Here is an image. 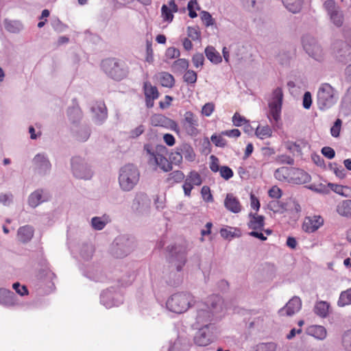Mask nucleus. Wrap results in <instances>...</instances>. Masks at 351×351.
Here are the masks:
<instances>
[{
    "mask_svg": "<svg viewBox=\"0 0 351 351\" xmlns=\"http://www.w3.org/2000/svg\"><path fill=\"white\" fill-rule=\"evenodd\" d=\"M144 150L147 153V162L149 165L160 168L165 172H169L172 170V162L179 165L182 162V154L180 148H177L170 155L171 162L166 158L167 149L165 146L158 145L155 148L149 144L144 145Z\"/></svg>",
    "mask_w": 351,
    "mask_h": 351,
    "instance_id": "nucleus-1",
    "label": "nucleus"
},
{
    "mask_svg": "<svg viewBox=\"0 0 351 351\" xmlns=\"http://www.w3.org/2000/svg\"><path fill=\"white\" fill-rule=\"evenodd\" d=\"M222 299L217 295L209 296L206 302L200 303L197 309L195 324L197 327H208L218 312L222 309Z\"/></svg>",
    "mask_w": 351,
    "mask_h": 351,
    "instance_id": "nucleus-2",
    "label": "nucleus"
},
{
    "mask_svg": "<svg viewBox=\"0 0 351 351\" xmlns=\"http://www.w3.org/2000/svg\"><path fill=\"white\" fill-rule=\"evenodd\" d=\"M101 69L112 79L120 81L128 76L129 69L123 60L108 58L101 62Z\"/></svg>",
    "mask_w": 351,
    "mask_h": 351,
    "instance_id": "nucleus-3",
    "label": "nucleus"
},
{
    "mask_svg": "<svg viewBox=\"0 0 351 351\" xmlns=\"http://www.w3.org/2000/svg\"><path fill=\"white\" fill-rule=\"evenodd\" d=\"M195 303V297L189 293L173 294L167 301V308L175 313H183Z\"/></svg>",
    "mask_w": 351,
    "mask_h": 351,
    "instance_id": "nucleus-4",
    "label": "nucleus"
},
{
    "mask_svg": "<svg viewBox=\"0 0 351 351\" xmlns=\"http://www.w3.org/2000/svg\"><path fill=\"white\" fill-rule=\"evenodd\" d=\"M140 179L138 168L132 164H128L121 168L119 183L122 190L130 191L137 184Z\"/></svg>",
    "mask_w": 351,
    "mask_h": 351,
    "instance_id": "nucleus-5",
    "label": "nucleus"
},
{
    "mask_svg": "<svg viewBox=\"0 0 351 351\" xmlns=\"http://www.w3.org/2000/svg\"><path fill=\"white\" fill-rule=\"evenodd\" d=\"M337 99L335 90L328 84H322L317 91V102L319 108L324 110L333 106Z\"/></svg>",
    "mask_w": 351,
    "mask_h": 351,
    "instance_id": "nucleus-6",
    "label": "nucleus"
},
{
    "mask_svg": "<svg viewBox=\"0 0 351 351\" xmlns=\"http://www.w3.org/2000/svg\"><path fill=\"white\" fill-rule=\"evenodd\" d=\"M282 99V90L281 88L278 87L272 93L271 99L269 102V110L268 114V118L270 120L272 119L276 123L280 119Z\"/></svg>",
    "mask_w": 351,
    "mask_h": 351,
    "instance_id": "nucleus-7",
    "label": "nucleus"
},
{
    "mask_svg": "<svg viewBox=\"0 0 351 351\" xmlns=\"http://www.w3.org/2000/svg\"><path fill=\"white\" fill-rule=\"evenodd\" d=\"M72 169L74 176L77 178L88 180L92 177L91 170L80 157L72 159Z\"/></svg>",
    "mask_w": 351,
    "mask_h": 351,
    "instance_id": "nucleus-8",
    "label": "nucleus"
},
{
    "mask_svg": "<svg viewBox=\"0 0 351 351\" xmlns=\"http://www.w3.org/2000/svg\"><path fill=\"white\" fill-rule=\"evenodd\" d=\"M324 223V219L321 215H311L304 217L302 228L306 233L316 232Z\"/></svg>",
    "mask_w": 351,
    "mask_h": 351,
    "instance_id": "nucleus-9",
    "label": "nucleus"
},
{
    "mask_svg": "<svg viewBox=\"0 0 351 351\" xmlns=\"http://www.w3.org/2000/svg\"><path fill=\"white\" fill-rule=\"evenodd\" d=\"M304 49L309 56L319 60L322 57V50L315 40L310 37H304L302 39Z\"/></svg>",
    "mask_w": 351,
    "mask_h": 351,
    "instance_id": "nucleus-10",
    "label": "nucleus"
},
{
    "mask_svg": "<svg viewBox=\"0 0 351 351\" xmlns=\"http://www.w3.org/2000/svg\"><path fill=\"white\" fill-rule=\"evenodd\" d=\"M152 125L156 127H162L178 132L177 123L162 114H154L151 118Z\"/></svg>",
    "mask_w": 351,
    "mask_h": 351,
    "instance_id": "nucleus-11",
    "label": "nucleus"
},
{
    "mask_svg": "<svg viewBox=\"0 0 351 351\" xmlns=\"http://www.w3.org/2000/svg\"><path fill=\"white\" fill-rule=\"evenodd\" d=\"M182 123H183L184 128L189 134L193 136L197 134L198 119L194 113L191 111L186 112Z\"/></svg>",
    "mask_w": 351,
    "mask_h": 351,
    "instance_id": "nucleus-12",
    "label": "nucleus"
},
{
    "mask_svg": "<svg viewBox=\"0 0 351 351\" xmlns=\"http://www.w3.org/2000/svg\"><path fill=\"white\" fill-rule=\"evenodd\" d=\"M143 92L145 98L146 106L151 108L154 106V100L159 97V93L156 86H153L149 81L143 83Z\"/></svg>",
    "mask_w": 351,
    "mask_h": 351,
    "instance_id": "nucleus-13",
    "label": "nucleus"
},
{
    "mask_svg": "<svg viewBox=\"0 0 351 351\" xmlns=\"http://www.w3.org/2000/svg\"><path fill=\"white\" fill-rule=\"evenodd\" d=\"M171 252L172 253V263L176 265L177 270L180 271L185 265L186 259V250L184 247H172Z\"/></svg>",
    "mask_w": 351,
    "mask_h": 351,
    "instance_id": "nucleus-14",
    "label": "nucleus"
},
{
    "mask_svg": "<svg viewBox=\"0 0 351 351\" xmlns=\"http://www.w3.org/2000/svg\"><path fill=\"white\" fill-rule=\"evenodd\" d=\"M302 307V301L299 297H293L279 311V314L281 316L287 315L291 316L295 313L298 312Z\"/></svg>",
    "mask_w": 351,
    "mask_h": 351,
    "instance_id": "nucleus-15",
    "label": "nucleus"
},
{
    "mask_svg": "<svg viewBox=\"0 0 351 351\" xmlns=\"http://www.w3.org/2000/svg\"><path fill=\"white\" fill-rule=\"evenodd\" d=\"M194 337V342L198 346H206L212 342L208 327H199Z\"/></svg>",
    "mask_w": 351,
    "mask_h": 351,
    "instance_id": "nucleus-16",
    "label": "nucleus"
},
{
    "mask_svg": "<svg viewBox=\"0 0 351 351\" xmlns=\"http://www.w3.org/2000/svg\"><path fill=\"white\" fill-rule=\"evenodd\" d=\"M224 206L228 210L233 213H239L242 209V206L239 199L232 193H228L226 195L224 200Z\"/></svg>",
    "mask_w": 351,
    "mask_h": 351,
    "instance_id": "nucleus-17",
    "label": "nucleus"
},
{
    "mask_svg": "<svg viewBox=\"0 0 351 351\" xmlns=\"http://www.w3.org/2000/svg\"><path fill=\"white\" fill-rule=\"evenodd\" d=\"M35 168L40 173H46L51 169V163L49 160L43 155L38 154L33 160Z\"/></svg>",
    "mask_w": 351,
    "mask_h": 351,
    "instance_id": "nucleus-18",
    "label": "nucleus"
},
{
    "mask_svg": "<svg viewBox=\"0 0 351 351\" xmlns=\"http://www.w3.org/2000/svg\"><path fill=\"white\" fill-rule=\"evenodd\" d=\"M250 220L247 223L249 229L253 231L259 230L263 231L265 226V217L262 215H258L256 214H249Z\"/></svg>",
    "mask_w": 351,
    "mask_h": 351,
    "instance_id": "nucleus-19",
    "label": "nucleus"
},
{
    "mask_svg": "<svg viewBox=\"0 0 351 351\" xmlns=\"http://www.w3.org/2000/svg\"><path fill=\"white\" fill-rule=\"evenodd\" d=\"M0 304L12 306L16 304V300L14 293L10 290L0 289Z\"/></svg>",
    "mask_w": 351,
    "mask_h": 351,
    "instance_id": "nucleus-20",
    "label": "nucleus"
},
{
    "mask_svg": "<svg viewBox=\"0 0 351 351\" xmlns=\"http://www.w3.org/2000/svg\"><path fill=\"white\" fill-rule=\"evenodd\" d=\"M34 232L33 227L26 225L19 228L17 238L22 243H27L32 239Z\"/></svg>",
    "mask_w": 351,
    "mask_h": 351,
    "instance_id": "nucleus-21",
    "label": "nucleus"
},
{
    "mask_svg": "<svg viewBox=\"0 0 351 351\" xmlns=\"http://www.w3.org/2000/svg\"><path fill=\"white\" fill-rule=\"evenodd\" d=\"M336 212L342 217H351V199L339 202L336 206Z\"/></svg>",
    "mask_w": 351,
    "mask_h": 351,
    "instance_id": "nucleus-22",
    "label": "nucleus"
},
{
    "mask_svg": "<svg viewBox=\"0 0 351 351\" xmlns=\"http://www.w3.org/2000/svg\"><path fill=\"white\" fill-rule=\"evenodd\" d=\"M158 80L162 86L172 88L175 84L173 76L167 72H161L158 74Z\"/></svg>",
    "mask_w": 351,
    "mask_h": 351,
    "instance_id": "nucleus-23",
    "label": "nucleus"
},
{
    "mask_svg": "<svg viewBox=\"0 0 351 351\" xmlns=\"http://www.w3.org/2000/svg\"><path fill=\"white\" fill-rule=\"evenodd\" d=\"M185 176L182 171L176 170L168 174L166 182L170 185L180 183L184 180Z\"/></svg>",
    "mask_w": 351,
    "mask_h": 351,
    "instance_id": "nucleus-24",
    "label": "nucleus"
},
{
    "mask_svg": "<svg viewBox=\"0 0 351 351\" xmlns=\"http://www.w3.org/2000/svg\"><path fill=\"white\" fill-rule=\"evenodd\" d=\"M285 7L291 12H298L302 5L303 0H282Z\"/></svg>",
    "mask_w": 351,
    "mask_h": 351,
    "instance_id": "nucleus-25",
    "label": "nucleus"
},
{
    "mask_svg": "<svg viewBox=\"0 0 351 351\" xmlns=\"http://www.w3.org/2000/svg\"><path fill=\"white\" fill-rule=\"evenodd\" d=\"M330 305L328 302L320 301L317 302L314 308L315 313L322 317H326L328 314Z\"/></svg>",
    "mask_w": 351,
    "mask_h": 351,
    "instance_id": "nucleus-26",
    "label": "nucleus"
},
{
    "mask_svg": "<svg viewBox=\"0 0 351 351\" xmlns=\"http://www.w3.org/2000/svg\"><path fill=\"white\" fill-rule=\"evenodd\" d=\"M207 58L212 62L217 64L221 62L220 54L213 47H207L205 49Z\"/></svg>",
    "mask_w": 351,
    "mask_h": 351,
    "instance_id": "nucleus-27",
    "label": "nucleus"
},
{
    "mask_svg": "<svg viewBox=\"0 0 351 351\" xmlns=\"http://www.w3.org/2000/svg\"><path fill=\"white\" fill-rule=\"evenodd\" d=\"M311 335L315 338L323 340L326 337L327 332L326 328L322 326H314L310 328Z\"/></svg>",
    "mask_w": 351,
    "mask_h": 351,
    "instance_id": "nucleus-28",
    "label": "nucleus"
},
{
    "mask_svg": "<svg viewBox=\"0 0 351 351\" xmlns=\"http://www.w3.org/2000/svg\"><path fill=\"white\" fill-rule=\"evenodd\" d=\"M255 134L261 139L269 138L272 135V130L269 125L258 126Z\"/></svg>",
    "mask_w": 351,
    "mask_h": 351,
    "instance_id": "nucleus-29",
    "label": "nucleus"
},
{
    "mask_svg": "<svg viewBox=\"0 0 351 351\" xmlns=\"http://www.w3.org/2000/svg\"><path fill=\"white\" fill-rule=\"evenodd\" d=\"M304 145L305 143L302 141H297L295 142L287 141L285 144L286 148L293 154H301L302 148Z\"/></svg>",
    "mask_w": 351,
    "mask_h": 351,
    "instance_id": "nucleus-30",
    "label": "nucleus"
},
{
    "mask_svg": "<svg viewBox=\"0 0 351 351\" xmlns=\"http://www.w3.org/2000/svg\"><path fill=\"white\" fill-rule=\"evenodd\" d=\"M290 175V169L287 167H282L277 169L274 172L275 178L280 181L287 180Z\"/></svg>",
    "mask_w": 351,
    "mask_h": 351,
    "instance_id": "nucleus-31",
    "label": "nucleus"
},
{
    "mask_svg": "<svg viewBox=\"0 0 351 351\" xmlns=\"http://www.w3.org/2000/svg\"><path fill=\"white\" fill-rule=\"evenodd\" d=\"M42 191L37 190L32 193L29 197V204L35 208L42 202Z\"/></svg>",
    "mask_w": 351,
    "mask_h": 351,
    "instance_id": "nucleus-32",
    "label": "nucleus"
},
{
    "mask_svg": "<svg viewBox=\"0 0 351 351\" xmlns=\"http://www.w3.org/2000/svg\"><path fill=\"white\" fill-rule=\"evenodd\" d=\"M182 157L189 161H193L195 158V154L193 149L189 145H184L180 147Z\"/></svg>",
    "mask_w": 351,
    "mask_h": 351,
    "instance_id": "nucleus-33",
    "label": "nucleus"
},
{
    "mask_svg": "<svg viewBox=\"0 0 351 351\" xmlns=\"http://www.w3.org/2000/svg\"><path fill=\"white\" fill-rule=\"evenodd\" d=\"M349 304H351V288L345 291H342L338 300V305L340 306Z\"/></svg>",
    "mask_w": 351,
    "mask_h": 351,
    "instance_id": "nucleus-34",
    "label": "nucleus"
},
{
    "mask_svg": "<svg viewBox=\"0 0 351 351\" xmlns=\"http://www.w3.org/2000/svg\"><path fill=\"white\" fill-rule=\"evenodd\" d=\"M67 114L70 121L73 123H75L81 119L82 111L78 107H73L69 108Z\"/></svg>",
    "mask_w": 351,
    "mask_h": 351,
    "instance_id": "nucleus-35",
    "label": "nucleus"
},
{
    "mask_svg": "<svg viewBox=\"0 0 351 351\" xmlns=\"http://www.w3.org/2000/svg\"><path fill=\"white\" fill-rule=\"evenodd\" d=\"M186 181L190 182L191 184L199 186L202 184V180L199 175V173L195 171H191L187 176L185 179Z\"/></svg>",
    "mask_w": 351,
    "mask_h": 351,
    "instance_id": "nucleus-36",
    "label": "nucleus"
},
{
    "mask_svg": "<svg viewBox=\"0 0 351 351\" xmlns=\"http://www.w3.org/2000/svg\"><path fill=\"white\" fill-rule=\"evenodd\" d=\"M4 25L5 29L12 33H17L22 28L21 23L18 21H5Z\"/></svg>",
    "mask_w": 351,
    "mask_h": 351,
    "instance_id": "nucleus-37",
    "label": "nucleus"
},
{
    "mask_svg": "<svg viewBox=\"0 0 351 351\" xmlns=\"http://www.w3.org/2000/svg\"><path fill=\"white\" fill-rule=\"evenodd\" d=\"M330 18L332 23L336 25L337 27H341L342 26L343 23V14L339 12L338 10L331 12L330 14H329Z\"/></svg>",
    "mask_w": 351,
    "mask_h": 351,
    "instance_id": "nucleus-38",
    "label": "nucleus"
},
{
    "mask_svg": "<svg viewBox=\"0 0 351 351\" xmlns=\"http://www.w3.org/2000/svg\"><path fill=\"white\" fill-rule=\"evenodd\" d=\"M173 12L167 5H163L161 8V15L165 21L171 22L173 19Z\"/></svg>",
    "mask_w": 351,
    "mask_h": 351,
    "instance_id": "nucleus-39",
    "label": "nucleus"
},
{
    "mask_svg": "<svg viewBox=\"0 0 351 351\" xmlns=\"http://www.w3.org/2000/svg\"><path fill=\"white\" fill-rule=\"evenodd\" d=\"M276 348L277 345L274 342L261 343L256 346L255 351H276Z\"/></svg>",
    "mask_w": 351,
    "mask_h": 351,
    "instance_id": "nucleus-40",
    "label": "nucleus"
},
{
    "mask_svg": "<svg viewBox=\"0 0 351 351\" xmlns=\"http://www.w3.org/2000/svg\"><path fill=\"white\" fill-rule=\"evenodd\" d=\"M200 17L206 27L212 26L215 24V19L212 15L207 11H202L200 13Z\"/></svg>",
    "mask_w": 351,
    "mask_h": 351,
    "instance_id": "nucleus-41",
    "label": "nucleus"
},
{
    "mask_svg": "<svg viewBox=\"0 0 351 351\" xmlns=\"http://www.w3.org/2000/svg\"><path fill=\"white\" fill-rule=\"evenodd\" d=\"M184 81L187 84H195L197 79L196 72L193 70H187L183 76Z\"/></svg>",
    "mask_w": 351,
    "mask_h": 351,
    "instance_id": "nucleus-42",
    "label": "nucleus"
},
{
    "mask_svg": "<svg viewBox=\"0 0 351 351\" xmlns=\"http://www.w3.org/2000/svg\"><path fill=\"white\" fill-rule=\"evenodd\" d=\"M212 143L217 147H224L227 141L221 135L213 134L210 137Z\"/></svg>",
    "mask_w": 351,
    "mask_h": 351,
    "instance_id": "nucleus-43",
    "label": "nucleus"
},
{
    "mask_svg": "<svg viewBox=\"0 0 351 351\" xmlns=\"http://www.w3.org/2000/svg\"><path fill=\"white\" fill-rule=\"evenodd\" d=\"M342 343L348 351H351V330L345 332L343 334Z\"/></svg>",
    "mask_w": 351,
    "mask_h": 351,
    "instance_id": "nucleus-44",
    "label": "nucleus"
},
{
    "mask_svg": "<svg viewBox=\"0 0 351 351\" xmlns=\"http://www.w3.org/2000/svg\"><path fill=\"white\" fill-rule=\"evenodd\" d=\"M192 62L195 68L202 67L204 62V56L202 53H197L193 55Z\"/></svg>",
    "mask_w": 351,
    "mask_h": 351,
    "instance_id": "nucleus-45",
    "label": "nucleus"
},
{
    "mask_svg": "<svg viewBox=\"0 0 351 351\" xmlns=\"http://www.w3.org/2000/svg\"><path fill=\"white\" fill-rule=\"evenodd\" d=\"M173 66L176 69L179 71L187 69L189 67V61L184 58H180L173 62Z\"/></svg>",
    "mask_w": 351,
    "mask_h": 351,
    "instance_id": "nucleus-46",
    "label": "nucleus"
},
{
    "mask_svg": "<svg viewBox=\"0 0 351 351\" xmlns=\"http://www.w3.org/2000/svg\"><path fill=\"white\" fill-rule=\"evenodd\" d=\"M330 168L331 170L333 171V172L335 173V175L341 178H343L345 177V170L342 167V166L337 165V163H331L330 165Z\"/></svg>",
    "mask_w": 351,
    "mask_h": 351,
    "instance_id": "nucleus-47",
    "label": "nucleus"
},
{
    "mask_svg": "<svg viewBox=\"0 0 351 351\" xmlns=\"http://www.w3.org/2000/svg\"><path fill=\"white\" fill-rule=\"evenodd\" d=\"M342 121L340 119H337L334 125L330 128V134L333 137H338L340 134Z\"/></svg>",
    "mask_w": 351,
    "mask_h": 351,
    "instance_id": "nucleus-48",
    "label": "nucleus"
},
{
    "mask_svg": "<svg viewBox=\"0 0 351 351\" xmlns=\"http://www.w3.org/2000/svg\"><path fill=\"white\" fill-rule=\"evenodd\" d=\"M187 34L188 36L193 40L200 39V32L197 27H189L187 29Z\"/></svg>",
    "mask_w": 351,
    "mask_h": 351,
    "instance_id": "nucleus-49",
    "label": "nucleus"
},
{
    "mask_svg": "<svg viewBox=\"0 0 351 351\" xmlns=\"http://www.w3.org/2000/svg\"><path fill=\"white\" fill-rule=\"evenodd\" d=\"M91 223L93 228L97 230H102L106 225V222L98 217H93L91 220Z\"/></svg>",
    "mask_w": 351,
    "mask_h": 351,
    "instance_id": "nucleus-50",
    "label": "nucleus"
},
{
    "mask_svg": "<svg viewBox=\"0 0 351 351\" xmlns=\"http://www.w3.org/2000/svg\"><path fill=\"white\" fill-rule=\"evenodd\" d=\"M247 122L248 121H247L246 119L242 117L239 112H235L232 117V123L235 126L239 127Z\"/></svg>",
    "mask_w": 351,
    "mask_h": 351,
    "instance_id": "nucleus-51",
    "label": "nucleus"
},
{
    "mask_svg": "<svg viewBox=\"0 0 351 351\" xmlns=\"http://www.w3.org/2000/svg\"><path fill=\"white\" fill-rule=\"evenodd\" d=\"M201 194L204 201L206 202H212L213 201L210 189L208 186H204L201 189Z\"/></svg>",
    "mask_w": 351,
    "mask_h": 351,
    "instance_id": "nucleus-52",
    "label": "nucleus"
},
{
    "mask_svg": "<svg viewBox=\"0 0 351 351\" xmlns=\"http://www.w3.org/2000/svg\"><path fill=\"white\" fill-rule=\"evenodd\" d=\"M146 62L152 63L154 61V51L152 49V44L150 41H147L146 43Z\"/></svg>",
    "mask_w": 351,
    "mask_h": 351,
    "instance_id": "nucleus-53",
    "label": "nucleus"
},
{
    "mask_svg": "<svg viewBox=\"0 0 351 351\" xmlns=\"http://www.w3.org/2000/svg\"><path fill=\"white\" fill-rule=\"evenodd\" d=\"M219 171L220 176L226 180L231 178L234 174L232 170L227 166L221 167Z\"/></svg>",
    "mask_w": 351,
    "mask_h": 351,
    "instance_id": "nucleus-54",
    "label": "nucleus"
},
{
    "mask_svg": "<svg viewBox=\"0 0 351 351\" xmlns=\"http://www.w3.org/2000/svg\"><path fill=\"white\" fill-rule=\"evenodd\" d=\"M12 288L20 295L24 296L29 293L27 288L25 285H21L19 282H15L12 285Z\"/></svg>",
    "mask_w": 351,
    "mask_h": 351,
    "instance_id": "nucleus-55",
    "label": "nucleus"
},
{
    "mask_svg": "<svg viewBox=\"0 0 351 351\" xmlns=\"http://www.w3.org/2000/svg\"><path fill=\"white\" fill-rule=\"evenodd\" d=\"M215 104L212 102L206 103L202 108V114L206 117H210L215 110Z\"/></svg>",
    "mask_w": 351,
    "mask_h": 351,
    "instance_id": "nucleus-56",
    "label": "nucleus"
},
{
    "mask_svg": "<svg viewBox=\"0 0 351 351\" xmlns=\"http://www.w3.org/2000/svg\"><path fill=\"white\" fill-rule=\"evenodd\" d=\"M282 191L277 186H273L268 191L270 197L274 199H280L282 197Z\"/></svg>",
    "mask_w": 351,
    "mask_h": 351,
    "instance_id": "nucleus-57",
    "label": "nucleus"
},
{
    "mask_svg": "<svg viewBox=\"0 0 351 351\" xmlns=\"http://www.w3.org/2000/svg\"><path fill=\"white\" fill-rule=\"evenodd\" d=\"M331 189L334 192L339 195L346 197L348 196V195L346 193V191H348L349 189L348 186H344L339 184H332Z\"/></svg>",
    "mask_w": 351,
    "mask_h": 351,
    "instance_id": "nucleus-58",
    "label": "nucleus"
},
{
    "mask_svg": "<svg viewBox=\"0 0 351 351\" xmlns=\"http://www.w3.org/2000/svg\"><path fill=\"white\" fill-rule=\"evenodd\" d=\"M312 104V97L310 92L307 91L304 94L302 106L305 109H309Z\"/></svg>",
    "mask_w": 351,
    "mask_h": 351,
    "instance_id": "nucleus-59",
    "label": "nucleus"
},
{
    "mask_svg": "<svg viewBox=\"0 0 351 351\" xmlns=\"http://www.w3.org/2000/svg\"><path fill=\"white\" fill-rule=\"evenodd\" d=\"M324 8L328 14L337 11L336 3L333 0H327L324 3Z\"/></svg>",
    "mask_w": 351,
    "mask_h": 351,
    "instance_id": "nucleus-60",
    "label": "nucleus"
},
{
    "mask_svg": "<svg viewBox=\"0 0 351 351\" xmlns=\"http://www.w3.org/2000/svg\"><path fill=\"white\" fill-rule=\"evenodd\" d=\"M166 56L170 59L176 58L180 56V51L175 47H169L166 51Z\"/></svg>",
    "mask_w": 351,
    "mask_h": 351,
    "instance_id": "nucleus-61",
    "label": "nucleus"
},
{
    "mask_svg": "<svg viewBox=\"0 0 351 351\" xmlns=\"http://www.w3.org/2000/svg\"><path fill=\"white\" fill-rule=\"evenodd\" d=\"M322 154L329 159L333 158L335 156V150L330 147H324L322 149Z\"/></svg>",
    "mask_w": 351,
    "mask_h": 351,
    "instance_id": "nucleus-62",
    "label": "nucleus"
},
{
    "mask_svg": "<svg viewBox=\"0 0 351 351\" xmlns=\"http://www.w3.org/2000/svg\"><path fill=\"white\" fill-rule=\"evenodd\" d=\"M221 134L230 138H238L241 136V132L238 129H232L223 131Z\"/></svg>",
    "mask_w": 351,
    "mask_h": 351,
    "instance_id": "nucleus-63",
    "label": "nucleus"
},
{
    "mask_svg": "<svg viewBox=\"0 0 351 351\" xmlns=\"http://www.w3.org/2000/svg\"><path fill=\"white\" fill-rule=\"evenodd\" d=\"M211 162L210 164V169L213 172H217L219 171V160L215 156L210 157Z\"/></svg>",
    "mask_w": 351,
    "mask_h": 351,
    "instance_id": "nucleus-64",
    "label": "nucleus"
}]
</instances>
